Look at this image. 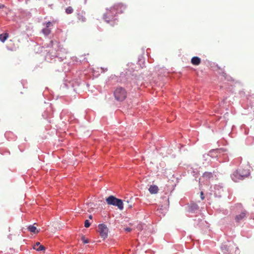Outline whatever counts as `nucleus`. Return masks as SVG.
I'll return each instance as SVG.
<instances>
[{"mask_svg": "<svg viewBox=\"0 0 254 254\" xmlns=\"http://www.w3.org/2000/svg\"><path fill=\"white\" fill-rule=\"evenodd\" d=\"M125 9L126 6L123 4H116L107 10V12L104 15V19L106 21L109 22L114 16L117 14L123 13Z\"/></svg>", "mask_w": 254, "mask_h": 254, "instance_id": "1", "label": "nucleus"}, {"mask_svg": "<svg viewBox=\"0 0 254 254\" xmlns=\"http://www.w3.org/2000/svg\"><path fill=\"white\" fill-rule=\"evenodd\" d=\"M127 94L126 90L121 86L117 87L114 92V96L116 100L118 101H123L125 100Z\"/></svg>", "mask_w": 254, "mask_h": 254, "instance_id": "2", "label": "nucleus"}, {"mask_svg": "<svg viewBox=\"0 0 254 254\" xmlns=\"http://www.w3.org/2000/svg\"><path fill=\"white\" fill-rule=\"evenodd\" d=\"M106 200L108 204L116 206L120 210H123L124 208L123 201L113 195H111L107 197L106 199Z\"/></svg>", "mask_w": 254, "mask_h": 254, "instance_id": "3", "label": "nucleus"}, {"mask_svg": "<svg viewBox=\"0 0 254 254\" xmlns=\"http://www.w3.org/2000/svg\"><path fill=\"white\" fill-rule=\"evenodd\" d=\"M98 232L102 238L105 239L108 237L109 229L104 224H101L98 225Z\"/></svg>", "mask_w": 254, "mask_h": 254, "instance_id": "4", "label": "nucleus"}, {"mask_svg": "<svg viewBox=\"0 0 254 254\" xmlns=\"http://www.w3.org/2000/svg\"><path fill=\"white\" fill-rule=\"evenodd\" d=\"M247 214V213L246 210L243 209L239 214H238L235 216V220L236 222L238 223L242 221L246 217Z\"/></svg>", "mask_w": 254, "mask_h": 254, "instance_id": "5", "label": "nucleus"}, {"mask_svg": "<svg viewBox=\"0 0 254 254\" xmlns=\"http://www.w3.org/2000/svg\"><path fill=\"white\" fill-rule=\"evenodd\" d=\"M151 194H156L158 192V187L156 185H151L148 189Z\"/></svg>", "mask_w": 254, "mask_h": 254, "instance_id": "6", "label": "nucleus"}, {"mask_svg": "<svg viewBox=\"0 0 254 254\" xmlns=\"http://www.w3.org/2000/svg\"><path fill=\"white\" fill-rule=\"evenodd\" d=\"M201 60L198 57H193L191 59V63L193 65H198L200 64Z\"/></svg>", "mask_w": 254, "mask_h": 254, "instance_id": "7", "label": "nucleus"}, {"mask_svg": "<svg viewBox=\"0 0 254 254\" xmlns=\"http://www.w3.org/2000/svg\"><path fill=\"white\" fill-rule=\"evenodd\" d=\"M33 249L37 251H40L45 250V247L41 245L39 242H37L34 246Z\"/></svg>", "mask_w": 254, "mask_h": 254, "instance_id": "8", "label": "nucleus"}, {"mask_svg": "<svg viewBox=\"0 0 254 254\" xmlns=\"http://www.w3.org/2000/svg\"><path fill=\"white\" fill-rule=\"evenodd\" d=\"M77 16L79 22H84L86 21V18L83 12L77 13Z\"/></svg>", "mask_w": 254, "mask_h": 254, "instance_id": "9", "label": "nucleus"}, {"mask_svg": "<svg viewBox=\"0 0 254 254\" xmlns=\"http://www.w3.org/2000/svg\"><path fill=\"white\" fill-rule=\"evenodd\" d=\"M28 229L31 232L34 233L35 234H37L39 233V230H37V228L35 226L33 225H30L28 227Z\"/></svg>", "mask_w": 254, "mask_h": 254, "instance_id": "10", "label": "nucleus"}, {"mask_svg": "<svg viewBox=\"0 0 254 254\" xmlns=\"http://www.w3.org/2000/svg\"><path fill=\"white\" fill-rule=\"evenodd\" d=\"M8 37V34L7 33H2L0 34V41L4 42Z\"/></svg>", "mask_w": 254, "mask_h": 254, "instance_id": "11", "label": "nucleus"}, {"mask_svg": "<svg viewBox=\"0 0 254 254\" xmlns=\"http://www.w3.org/2000/svg\"><path fill=\"white\" fill-rule=\"evenodd\" d=\"M237 174H239V175L242 176V177H245V176H247L249 174V171H247V172H243L242 170H241L240 169L237 172H236Z\"/></svg>", "mask_w": 254, "mask_h": 254, "instance_id": "12", "label": "nucleus"}, {"mask_svg": "<svg viewBox=\"0 0 254 254\" xmlns=\"http://www.w3.org/2000/svg\"><path fill=\"white\" fill-rule=\"evenodd\" d=\"M43 34L45 35H48L51 33V30L48 27H46L42 30Z\"/></svg>", "mask_w": 254, "mask_h": 254, "instance_id": "13", "label": "nucleus"}, {"mask_svg": "<svg viewBox=\"0 0 254 254\" xmlns=\"http://www.w3.org/2000/svg\"><path fill=\"white\" fill-rule=\"evenodd\" d=\"M73 11V8L71 6L67 7L65 9V12L67 14H70Z\"/></svg>", "mask_w": 254, "mask_h": 254, "instance_id": "14", "label": "nucleus"}, {"mask_svg": "<svg viewBox=\"0 0 254 254\" xmlns=\"http://www.w3.org/2000/svg\"><path fill=\"white\" fill-rule=\"evenodd\" d=\"M83 243L84 244H87V243H89V240L87 239H86L85 237L84 236H82V239H81Z\"/></svg>", "mask_w": 254, "mask_h": 254, "instance_id": "15", "label": "nucleus"}, {"mask_svg": "<svg viewBox=\"0 0 254 254\" xmlns=\"http://www.w3.org/2000/svg\"><path fill=\"white\" fill-rule=\"evenodd\" d=\"M90 226V223L88 220H86L84 222V226L86 228H88Z\"/></svg>", "mask_w": 254, "mask_h": 254, "instance_id": "16", "label": "nucleus"}, {"mask_svg": "<svg viewBox=\"0 0 254 254\" xmlns=\"http://www.w3.org/2000/svg\"><path fill=\"white\" fill-rule=\"evenodd\" d=\"M52 26V24L51 22H48L46 23V27L49 28V27Z\"/></svg>", "mask_w": 254, "mask_h": 254, "instance_id": "17", "label": "nucleus"}, {"mask_svg": "<svg viewBox=\"0 0 254 254\" xmlns=\"http://www.w3.org/2000/svg\"><path fill=\"white\" fill-rule=\"evenodd\" d=\"M200 196H201V198L202 200H203L204 198V195H203V193L202 191H201L200 192Z\"/></svg>", "mask_w": 254, "mask_h": 254, "instance_id": "18", "label": "nucleus"}, {"mask_svg": "<svg viewBox=\"0 0 254 254\" xmlns=\"http://www.w3.org/2000/svg\"><path fill=\"white\" fill-rule=\"evenodd\" d=\"M125 230L127 232H130L131 229L130 228H127L125 229Z\"/></svg>", "mask_w": 254, "mask_h": 254, "instance_id": "19", "label": "nucleus"}, {"mask_svg": "<svg viewBox=\"0 0 254 254\" xmlns=\"http://www.w3.org/2000/svg\"><path fill=\"white\" fill-rule=\"evenodd\" d=\"M3 7H4V5H3V4L0 5V8H2Z\"/></svg>", "mask_w": 254, "mask_h": 254, "instance_id": "20", "label": "nucleus"}, {"mask_svg": "<svg viewBox=\"0 0 254 254\" xmlns=\"http://www.w3.org/2000/svg\"><path fill=\"white\" fill-rule=\"evenodd\" d=\"M89 219H91L92 218V215H90L89 216Z\"/></svg>", "mask_w": 254, "mask_h": 254, "instance_id": "21", "label": "nucleus"}, {"mask_svg": "<svg viewBox=\"0 0 254 254\" xmlns=\"http://www.w3.org/2000/svg\"><path fill=\"white\" fill-rule=\"evenodd\" d=\"M128 206H129V207L130 208H131V207H132V205H131V204H129V205H128Z\"/></svg>", "mask_w": 254, "mask_h": 254, "instance_id": "22", "label": "nucleus"}, {"mask_svg": "<svg viewBox=\"0 0 254 254\" xmlns=\"http://www.w3.org/2000/svg\"><path fill=\"white\" fill-rule=\"evenodd\" d=\"M207 174L206 173H205L204 174V176L205 175H206Z\"/></svg>", "mask_w": 254, "mask_h": 254, "instance_id": "23", "label": "nucleus"}]
</instances>
